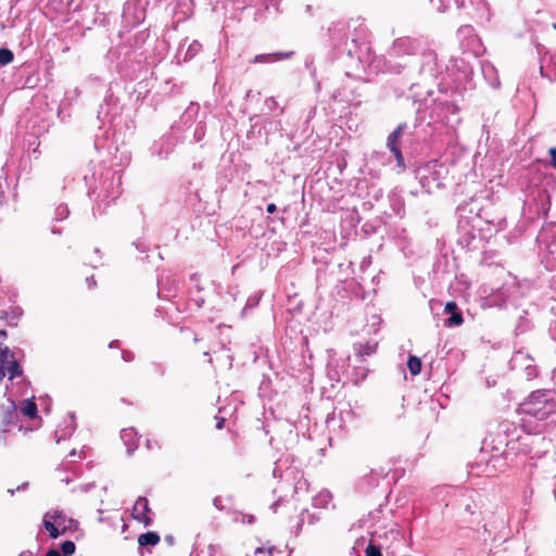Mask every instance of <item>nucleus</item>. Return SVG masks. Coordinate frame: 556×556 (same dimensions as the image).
Listing matches in <instances>:
<instances>
[{"label":"nucleus","instance_id":"nucleus-1","mask_svg":"<svg viewBox=\"0 0 556 556\" xmlns=\"http://www.w3.org/2000/svg\"><path fill=\"white\" fill-rule=\"evenodd\" d=\"M87 195L92 201V214L101 216L122 194V169H114L104 162L89 164L84 174Z\"/></svg>","mask_w":556,"mask_h":556},{"label":"nucleus","instance_id":"nucleus-2","mask_svg":"<svg viewBox=\"0 0 556 556\" xmlns=\"http://www.w3.org/2000/svg\"><path fill=\"white\" fill-rule=\"evenodd\" d=\"M329 41L337 58L346 56L352 62L364 64L369 59L367 26L357 20L338 21L329 29Z\"/></svg>","mask_w":556,"mask_h":556},{"label":"nucleus","instance_id":"nucleus-3","mask_svg":"<svg viewBox=\"0 0 556 556\" xmlns=\"http://www.w3.org/2000/svg\"><path fill=\"white\" fill-rule=\"evenodd\" d=\"M545 442V438L525 433L519 435L516 440L505 442V448L500 452L497 447H493L494 453L490 459H486L482 454L480 459L471 465L470 473L475 476L492 477L497 470H503V467L508 463H517L519 455L534 457L540 454V451H535L534 446L539 443Z\"/></svg>","mask_w":556,"mask_h":556},{"label":"nucleus","instance_id":"nucleus-4","mask_svg":"<svg viewBox=\"0 0 556 556\" xmlns=\"http://www.w3.org/2000/svg\"><path fill=\"white\" fill-rule=\"evenodd\" d=\"M147 37L143 31H140L111 48L105 55L109 70L131 78L137 67L147 61V50L143 48Z\"/></svg>","mask_w":556,"mask_h":556},{"label":"nucleus","instance_id":"nucleus-5","mask_svg":"<svg viewBox=\"0 0 556 556\" xmlns=\"http://www.w3.org/2000/svg\"><path fill=\"white\" fill-rule=\"evenodd\" d=\"M388 58L402 59L405 56L417 58L418 74L424 79H435L438 75L437 53L428 47L422 38L409 36L394 39L392 46L388 49Z\"/></svg>","mask_w":556,"mask_h":556},{"label":"nucleus","instance_id":"nucleus-6","mask_svg":"<svg viewBox=\"0 0 556 556\" xmlns=\"http://www.w3.org/2000/svg\"><path fill=\"white\" fill-rule=\"evenodd\" d=\"M367 375L368 368L364 365L351 366L349 356L339 358L330 356L328 359L327 377L331 381V387L338 383L358 386Z\"/></svg>","mask_w":556,"mask_h":556},{"label":"nucleus","instance_id":"nucleus-7","mask_svg":"<svg viewBox=\"0 0 556 556\" xmlns=\"http://www.w3.org/2000/svg\"><path fill=\"white\" fill-rule=\"evenodd\" d=\"M520 410L538 420H545L556 414V392L542 389L530 393L520 405Z\"/></svg>","mask_w":556,"mask_h":556},{"label":"nucleus","instance_id":"nucleus-8","mask_svg":"<svg viewBox=\"0 0 556 556\" xmlns=\"http://www.w3.org/2000/svg\"><path fill=\"white\" fill-rule=\"evenodd\" d=\"M361 417L362 412L359 409H355L350 403H345L328 415L326 426L330 432L338 437H344L357 427Z\"/></svg>","mask_w":556,"mask_h":556},{"label":"nucleus","instance_id":"nucleus-9","mask_svg":"<svg viewBox=\"0 0 556 556\" xmlns=\"http://www.w3.org/2000/svg\"><path fill=\"white\" fill-rule=\"evenodd\" d=\"M456 503L459 516L463 518V522H465L467 527H471L480 522L482 496L478 491L465 490L458 495Z\"/></svg>","mask_w":556,"mask_h":556},{"label":"nucleus","instance_id":"nucleus-10","mask_svg":"<svg viewBox=\"0 0 556 556\" xmlns=\"http://www.w3.org/2000/svg\"><path fill=\"white\" fill-rule=\"evenodd\" d=\"M206 117L207 112L201 111L199 103L190 102L189 106L180 115L179 123L182 124L187 130L192 128L193 141L200 142L205 136Z\"/></svg>","mask_w":556,"mask_h":556},{"label":"nucleus","instance_id":"nucleus-11","mask_svg":"<svg viewBox=\"0 0 556 556\" xmlns=\"http://www.w3.org/2000/svg\"><path fill=\"white\" fill-rule=\"evenodd\" d=\"M122 106L119 100L114 96L112 84H110L103 103L100 104L98 118L103 125L109 124L110 127H116V119L121 116Z\"/></svg>","mask_w":556,"mask_h":556},{"label":"nucleus","instance_id":"nucleus-12","mask_svg":"<svg viewBox=\"0 0 556 556\" xmlns=\"http://www.w3.org/2000/svg\"><path fill=\"white\" fill-rule=\"evenodd\" d=\"M412 134L409 125L406 122H403L400 123L387 138V148L394 156L397 167L402 169H404L406 165L401 150V142L404 137L410 136Z\"/></svg>","mask_w":556,"mask_h":556},{"label":"nucleus","instance_id":"nucleus-13","mask_svg":"<svg viewBox=\"0 0 556 556\" xmlns=\"http://www.w3.org/2000/svg\"><path fill=\"white\" fill-rule=\"evenodd\" d=\"M509 366L513 370L523 372L527 380H532L539 375L534 358L523 351H517L513 354Z\"/></svg>","mask_w":556,"mask_h":556},{"label":"nucleus","instance_id":"nucleus-14","mask_svg":"<svg viewBox=\"0 0 556 556\" xmlns=\"http://www.w3.org/2000/svg\"><path fill=\"white\" fill-rule=\"evenodd\" d=\"M443 166L440 165L439 168H437L435 165L433 166H427L426 168L421 169L419 172V181L421 185V188L427 193H432L435 190L442 189L444 187L442 176Z\"/></svg>","mask_w":556,"mask_h":556},{"label":"nucleus","instance_id":"nucleus-15","mask_svg":"<svg viewBox=\"0 0 556 556\" xmlns=\"http://www.w3.org/2000/svg\"><path fill=\"white\" fill-rule=\"evenodd\" d=\"M484 531L489 535H493V540H506L509 535V527L507 517L505 515H496L492 520L488 521L484 526Z\"/></svg>","mask_w":556,"mask_h":556},{"label":"nucleus","instance_id":"nucleus-16","mask_svg":"<svg viewBox=\"0 0 556 556\" xmlns=\"http://www.w3.org/2000/svg\"><path fill=\"white\" fill-rule=\"evenodd\" d=\"M387 477V471L383 468L371 469L368 473L364 475L357 482V489L362 493H368L377 488L381 480Z\"/></svg>","mask_w":556,"mask_h":556},{"label":"nucleus","instance_id":"nucleus-17","mask_svg":"<svg viewBox=\"0 0 556 556\" xmlns=\"http://www.w3.org/2000/svg\"><path fill=\"white\" fill-rule=\"evenodd\" d=\"M2 426L10 430L11 427L17 425L18 412L15 401L8 399V404L0 407Z\"/></svg>","mask_w":556,"mask_h":556},{"label":"nucleus","instance_id":"nucleus-18","mask_svg":"<svg viewBox=\"0 0 556 556\" xmlns=\"http://www.w3.org/2000/svg\"><path fill=\"white\" fill-rule=\"evenodd\" d=\"M148 513H150V507L147 497L139 496L132 507V518L149 527L152 525V519L148 516Z\"/></svg>","mask_w":556,"mask_h":556},{"label":"nucleus","instance_id":"nucleus-19","mask_svg":"<svg viewBox=\"0 0 556 556\" xmlns=\"http://www.w3.org/2000/svg\"><path fill=\"white\" fill-rule=\"evenodd\" d=\"M49 511L51 514L49 517L62 528V532L73 533L78 530L79 522L74 518H67L62 509H53Z\"/></svg>","mask_w":556,"mask_h":556},{"label":"nucleus","instance_id":"nucleus-20","mask_svg":"<svg viewBox=\"0 0 556 556\" xmlns=\"http://www.w3.org/2000/svg\"><path fill=\"white\" fill-rule=\"evenodd\" d=\"M187 42H188V40L185 39L179 43V47H178V50L176 53V59L178 60V62H180V61L187 62V61L193 59L202 49V45L198 40H192L188 45L186 51H184Z\"/></svg>","mask_w":556,"mask_h":556},{"label":"nucleus","instance_id":"nucleus-21","mask_svg":"<svg viewBox=\"0 0 556 556\" xmlns=\"http://www.w3.org/2000/svg\"><path fill=\"white\" fill-rule=\"evenodd\" d=\"M444 313L450 315L444 320V326L448 328L458 327L464 323L462 311L458 308L456 302L450 301L444 306Z\"/></svg>","mask_w":556,"mask_h":556},{"label":"nucleus","instance_id":"nucleus-22","mask_svg":"<svg viewBox=\"0 0 556 556\" xmlns=\"http://www.w3.org/2000/svg\"><path fill=\"white\" fill-rule=\"evenodd\" d=\"M68 417H70L68 421L64 420V422L60 424L55 429L54 435H55L56 443H60L61 441L66 440L76 430L77 422H76L75 413H70Z\"/></svg>","mask_w":556,"mask_h":556},{"label":"nucleus","instance_id":"nucleus-23","mask_svg":"<svg viewBox=\"0 0 556 556\" xmlns=\"http://www.w3.org/2000/svg\"><path fill=\"white\" fill-rule=\"evenodd\" d=\"M331 99L334 102L342 103L348 106L359 103V101H355L354 91L348 85H343L342 87H339L336 90H333V92L331 93Z\"/></svg>","mask_w":556,"mask_h":556},{"label":"nucleus","instance_id":"nucleus-24","mask_svg":"<svg viewBox=\"0 0 556 556\" xmlns=\"http://www.w3.org/2000/svg\"><path fill=\"white\" fill-rule=\"evenodd\" d=\"M159 296L169 298L177 287V279L168 275H161L157 278Z\"/></svg>","mask_w":556,"mask_h":556},{"label":"nucleus","instance_id":"nucleus-25","mask_svg":"<svg viewBox=\"0 0 556 556\" xmlns=\"http://www.w3.org/2000/svg\"><path fill=\"white\" fill-rule=\"evenodd\" d=\"M457 211L459 212L460 216H465L466 213L473 214L475 217H482V206L479 203L478 198L471 197L469 201H463L458 204Z\"/></svg>","mask_w":556,"mask_h":556},{"label":"nucleus","instance_id":"nucleus-26","mask_svg":"<svg viewBox=\"0 0 556 556\" xmlns=\"http://www.w3.org/2000/svg\"><path fill=\"white\" fill-rule=\"evenodd\" d=\"M294 51L262 53L254 56L252 63H275L292 58Z\"/></svg>","mask_w":556,"mask_h":556},{"label":"nucleus","instance_id":"nucleus-27","mask_svg":"<svg viewBox=\"0 0 556 556\" xmlns=\"http://www.w3.org/2000/svg\"><path fill=\"white\" fill-rule=\"evenodd\" d=\"M540 73L542 77L547 78L549 81L556 80V56L543 58L540 65Z\"/></svg>","mask_w":556,"mask_h":556},{"label":"nucleus","instance_id":"nucleus-28","mask_svg":"<svg viewBox=\"0 0 556 556\" xmlns=\"http://www.w3.org/2000/svg\"><path fill=\"white\" fill-rule=\"evenodd\" d=\"M481 72L488 84L493 87H500L498 74L494 65L488 61L481 62Z\"/></svg>","mask_w":556,"mask_h":556},{"label":"nucleus","instance_id":"nucleus-29","mask_svg":"<svg viewBox=\"0 0 556 556\" xmlns=\"http://www.w3.org/2000/svg\"><path fill=\"white\" fill-rule=\"evenodd\" d=\"M121 439H122L123 443L125 444L127 453L129 455L132 454L137 450V447H138L137 432L135 431L134 428L123 429L121 431Z\"/></svg>","mask_w":556,"mask_h":556},{"label":"nucleus","instance_id":"nucleus-30","mask_svg":"<svg viewBox=\"0 0 556 556\" xmlns=\"http://www.w3.org/2000/svg\"><path fill=\"white\" fill-rule=\"evenodd\" d=\"M49 516H51L50 511L45 513L42 517V527L48 531L51 539L56 540L66 532H62V528L59 527V525H56V522H54Z\"/></svg>","mask_w":556,"mask_h":556},{"label":"nucleus","instance_id":"nucleus-31","mask_svg":"<svg viewBox=\"0 0 556 556\" xmlns=\"http://www.w3.org/2000/svg\"><path fill=\"white\" fill-rule=\"evenodd\" d=\"M184 205L192 213H201L203 205L201 203L200 192L192 191L191 194L181 199Z\"/></svg>","mask_w":556,"mask_h":556},{"label":"nucleus","instance_id":"nucleus-32","mask_svg":"<svg viewBox=\"0 0 556 556\" xmlns=\"http://www.w3.org/2000/svg\"><path fill=\"white\" fill-rule=\"evenodd\" d=\"M173 151L174 143L169 138L161 139L153 147V153L156 154L160 159H167Z\"/></svg>","mask_w":556,"mask_h":556},{"label":"nucleus","instance_id":"nucleus-33","mask_svg":"<svg viewBox=\"0 0 556 556\" xmlns=\"http://www.w3.org/2000/svg\"><path fill=\"white\" fill-rule=\"evenodd\" d=\"M202 178L194 176L189 178L186 182H184L180 187V197L181 199L191 194L192 191L200 192L202 188Z\"/></svg>","mask_w":556,"mask_h":556},{"label":"nucleus","instance_id":"nucleus-34","mask_svg":"<svg viewBox=\"0 0 556 556\" xmlns=\"http://www.w3.org/2000/svg\"><path fill=\"white\" fill-rule=\"evenodd\" d=\"M390 207L395 216L403 217L405 214L404 200L395 192L388 195Z\"/></svg>","mask_w":556,"mask_h":556},{"label":"nucleus","instance_id":"nucleus-35","mask_svg":"<svg viewBox=\"0 0 556 556\" xmlns=\"http://www.w3.org/2000/svg\"><path fill=\"white\" fill-rule=\"evenodd\" d=\"M354 350L356 352L357 357H359L361 362L364 361L365 356H370L376 353L377 350V343L376 342H366V343H358L354 344Z\"/></svg>","mask_w":556,"mask_h":556},{"label":"nucleus","instance_id":"nucleus-36","mask_svg":"<svg viewBox=\"0 0 556 556\" xmlns=\"http://www.w3.org/2000/svg\"><path fill=\"white\" fill-rule=\"evenodd\" d=\"M21 315L22 312L20 308H13L11 311L0 309V320L5 321L7 325L11 327L17 326Z\"/></svg>","mask_w":556,"mask_h":556},{"label":"nucleus","instance_id":"nucleus-37","mask_svg":"<svg viewBox=\"0 0 556 556\" xmlns=\"http://www.w3.org/2000/svg\"><path fill=\"white\" fill-rule=\"evenodd\" d=\"M23 376V367L17 359L13 357L8 358V379H14Z\"/></svg>","mask_w":556,"mask_h":556},{"label":"nucleus","instance_id":"nucleus-38","mask_svg":"<svg viewBox=\"0 0 556 556\" xmlns=\"http://www.w3.org/2000/svg\"><path fill=\"white\" fill-rule=\"evenodd\" d=\"M15 354L12 350L0 348V382L8 376V358L13 357Z\"/></svg>","mask_w":556,"mask_h":556},{"label":"nucleus","instance_id":"nucleus-39","mask_svg":"<svg viewBox=\"0 0 556 556\" xmlns=\"http://www.w3.org/2000/svg\"><path fill=\"white\" fill-rule=\"evenodd\" d=\"M452 1L453 0H429L433 8L440 13H443L450 9ZM454 2L457 9L464 8L465 0H454Z\"/></svg>","mask_w":556,"mask_h":556},{"label":"nucleus","instance_id":"nucleus-40","mask_svg":"<svg viewBox=\"0 0 556 556\" xmlns=\"http://www.w3.org/2000/svg\"><path fill=\"white\" fill-rule=\"evenodd\" d=\"M160 540L161 538L156 532L148 531L139 535L138 543L140 546H155Z\"/></svg>","mask_w":556,"mask_h":556},{"label":"nucleus","instance_id":"nucleus-41","mask_svg":"<svg viewBox=\"0 0 556 556\" xmlns=\"http://www.w3.org/2000/svg\"><path fill=\"white\" fill-rule=\"evenodd\" d=\"M261 298H262V293H255V294L250 295L247 299L245 305L241 311V316L242 317L247 316L249 311L255 308L258 305Z\"/></svg>","mask_w":556,"mask_h":556},{"label":"nucleus","instance_id":"nucleus-42","mask_svg":"<svg viewBox=\"0 0 556 556\" xmlns=\"http://www.w3.org/2000/svg\"><path fill=\"white\" fill-rule=\"evenodd\" d=\"M22 414L23 416H26L28 418H35L37 417V414H38V407H37V404L35 403L34 399H27L25 401V405L22 409Z\"/></svg>","mask_w":556,"mask_h":556},{"label":"nucleus","instance_id":"nucleus-43","mask_svg":"<svg viewBox=\"0 0 556 556\" xmlns=\"http://www.w3.org/2000/svg\"><path fill=\"white\" fill-rule=\"evenodd\" d=\"M380 227H381V220L378 218H375L372 220H367L366 223H364L362 226V231L366 236H371V235L376 233Z\"/></svg>","mask_w":556,"mask_h":556},{"label":"nucleus","instance_id":"nucleus-44","mask_svg":"<svg viewBox=\"0 0 556 556\" xmlns=\"http://www.w3.org/2000/svg\"><path fill=\"white\" fill-rule=\"evenodd\" d=\"M407 367H408L409 372L413 376L420 374V371H421L420 358L415 355H409L408 359H407Z\"/></svg>","mask_w":556,"mask_h":556},{"label":"nucleus","instance_id":"nucleus-45","mask_svg":"<svg viewBox=\"0 0 556 556\" xmlns=\"http://www.w3.org/2000/svg\"><path fill=\"white\" fill-rule=\"evenodd\" d=\"M527 315L528 313L522 311V314L519 316L518 324L516 325V334H521L530 328V320L528 319Z\"/></svg>","mask_w":556,"mask_h":556},{"label":"nucleus","instance_id":"nucleus-46","mask_svg":"<svg viewBox=\"0 0 556 556\" xmlns=\"http://www.w3.org/2000/svg\"><path fill=\"white\" fill-rule=\"evenodd\" d=\"M68 215H70V210H68L67 204L61 203L55 207L53 219L56 222H62V220L66 219L68 217Z\"/></svg>","mask_w":556,"mask_h":556},{"label":"nucleus","instance_id":"nucleus-47","mask_svg":"<svg viewBox=\"0 0 556 556\" xmlns=\"http://www.w3.org/2000/svg\"><path fill=\"white\" fill-rule=\"evenodd\" d=\"M76 551V545L73 541L66 540L60 545V553L62 556H72Z\"/></svg>","mask_w":556,"mask_h":556},{"label":"nucleus","instance_id":"nucleus-48","mask_svg":"<svg viewBox=\"0 0 556 556\" xmlns=\"http://www.w3.org/2000/svg\"><path fill=\"white\" fill-rule=\"evenodd\" d=\"M14 60V53L8 48H0V65L5 66Z\"/></svg>","mask_w":556,"mask_h":556},{"label":"nucleus","instance_id":"nucleus-49","mask_svg":"<svg viewBox=\"0 0 556 556\" xmlns=\"http://www.w3.org/2000/svg\"><path fill=\"white\" fill-rule=\"evenodd\" d=\"M264 105H265V109L269 113H273V112H275L276 110L279 109V104H278L277 100L274 97L266 98L265 101H264ZM283 111H285V109L280 108V114H282Z\"/></svg>","mask_w":556,"mask_h":556},{"label":"nucleus","instance_id":"nucleus-50","mask_svg":"<svg viewBox=\"0 0 556 556\" xmlns=\"http://www.w3.org/2000/svg\"><path fill=\"white\" fill-rule=\"evenodd\" d=\"M455 65L457 66L458 70L462 71L465 79H467L472 74L471 67L464 60L456 62Z\"/></svg>","mask_w":556,"mask_h":556},{"label":"nucleus","instance_id":"nucleus-51","mask_svg":"<svg viewBox=\"0 0 556 556\" xmlns=\"http://www.w3.org/2000/svg\"><path fill=\"white\" fill-rule=\"evenodd\" d=\"M366 556H382L381 547L379 545L369 543L365 549Z\"/></svg>","mask_w":556,"mask_h":556},{"label":"nucleus","instance_id":"nucleus-52","mask_svg":"<svg viewBox=\"0 0 556 556\" xmlns=\"http://www.w3.org/2000/svg\"><path fill=\"white\" fill-rule=\"evenodd\" d=\"M331 498V495L329 492L320 493L317 497H315L314 502L315 505H325L328 503V501Z\"/></svg>","mask_w":556,"mask_h":556},{"label":"nucleus","instance_id":"nucleus-53","mask_svg":"<svg viewBox=\"0 0 556 556\" xmlns=\"http://www.w3.org/2000/svg\"><path fill=\"white\" fill-rule=\"evenodd\" d=\"M8 339V332L5 329H0V348L11 350L7 344L5 340Z\"/></svg>","mask_w":556,"mask_h":556},{"label":"nucleus","instance_id":"nucleus-54","mask_svg":"<svg viewBox=\"0 0 556 556\" xmlns=\"http://www.w3.org/2000/svg\"><path fill=\"white\" fill-rule=\"evenodd\" d=\"M304 513H307V510L305 509V510H303V511L301 513V518H300V520L298 521V523L294 526V533H295V535H299V533H300V531H301V529H302V526H303V523H304V521H305V520H304Z\"/></svg>","mask_w":556,"mask_h":556},{"label":"nucleus","instance_id":"nucleus-55","mask_svg":"<svg viewBox=\"0 0 556 556\" xmlns=\"http://www.w3.org/2000/svg\"><path fill=\"white\" fill-rule=\"evenodd\" d=\"M134 244L136 245V249L141 253L147 252L149 249L148 244L143 240H138L134 242Z\"/></svg>","mask_w":556,"mask_h":556},{"label":"nucleus","instance_id":"nucleus-56","mask_svg":"<svg viewBox=\"0 0 556 556\" xmlns=\"http://www.w3.org/2000/svg\"><path fill=\"white\" fill-rule=\"evenodd\" d=\"M122 358L125 361V362H132L134 358H135V355L132 352L130 351H127V350H123L122 351Z\"/></svg>","mask_w":556,"mask_h":556},{"label":"nucleus","instance_id":"nucleus-57","mask_svg":"<svg viewBox=\"0 0 556 556\" xmlns=\"http://www.w3.org/2000/svg\"><path fill=\"white\" fill-rule=\"evenodd\" d=\"M548 154H549V157H551V165L553 168L556 169V147L555 148H551L548 150Z\"/></svg>","mask_w":556,"mask_h":556},{"label":"nucleus","instance_id":"nucleus-58","mask_svg":"<svg viewBox=\"0 0 556 556\" xmlns=\"http://www.w3.org/2000/svg\"><path fill=\"white\" fill-rule=\"evenodd\" d=\"M29 483L28 482H23L22 484H20L16 489H10L8 492L11 494V495H14L15 492H18V491H25L27 490Z\"/></svg>","mask_w":556,"mask_h":556},{"label":"nucleus","instance_id":"nucleus-59","mask_svg":"<svg viewBox=\"0 0 556 556\" xmlns=\"http://www.w3.org/2000/svg\"><path fill=\"white\" fill-rule=\"evenodd\" d=\"M96 486V483L94 482H89V483H85V484H80L78 486V489L84 492V493H88L91 489H93Z\"/></svg>","mask_w":556,"mask_h":556},{"label":"nucleus","instance_id":"nucleus-60","mask_svg":"<svg viewBox=\"0 0 556 556\" xmlns=\"http://www.w3.org/2000/svg\"><path fill=\"white\" fill-rule=\"evenodd\" d=\"M548 332H549L551 338H552L554 341H556V320H553V321L549 324Z\"/></svg>","mask_w":556,"mask_h":556},{"label":"nucleus","instance_id":"nucleus-61","mask_svg":"<svg viewBox=\"0 0 556 556\" xmlns=\"http://www.w3.org/2000/svg\"><path fill=\"white\" fill-rule=\"evenodd\" d=\"M215 419H216V429H218V430L223 429L225 426L226 419L224 417H218V416H215Z\"/></svg>","mask_w":556,"mask_h":556},{"label":"nucleus","instance_id":"nucleus-62","mask_svg":"<svg viewBox=\"0 0 556 556\" xmlns=\"http://www.w3.org/2000/svg\"><path fill=\"white\" fill-rule=\"evenodd\" d=\"M241 521L251 525L255 521V517L253 515H242Z\"/></svg>","mask_w":556,"mask_h":556},{"label":"nucleus","instance_id":"nucleus-63","mask_svg":"<svg viewBox=\"0 0 556 556\" xmlns=\"http://www.w3.org/2000/svg\"><path fill=\"white\" fill-rule=\"evenodd\" d=\"M164 541L169 545L173 546L175 544V536L173 534H166L164 536Z\"/></svg>","mask_w":556,"mask_h":556},{"label":"nucleus","instance_id":"nucleus-64","mask_svg":"<svg viewBox=\"0 0 556 556\" xmlns=\"http://www.w3.org/2000/svg\"><path fill=\"white\" fill-rule=\"evenodd\" d=\"M46 556H62V555L59 549L50 548L47 551Z\"/></svg>","mask_w":556,"mask_h":556}]
</instances>
